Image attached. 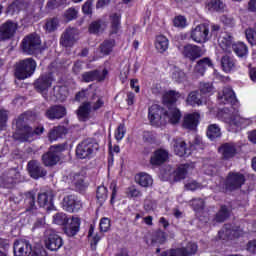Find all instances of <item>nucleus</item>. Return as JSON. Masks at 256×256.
<instances>
[{
    "instance_id": "obj_61",
    "label": "nucleus",
    "mask_w": 256,
    "mask_h": 256,
    "mask_svg": "<svg viewBox=\"0 0 256 256\" xmlns=\"http://www.w3.org/2000/svg\"><path fill=\"white\" fill-rule=\"evenodd\" d=\"M59 27V20L57 18H53L46 23V30L55 31Z\"/></svg>"
},
{
    "instance_id": "obj_51",
    "label": "nucleus",
    "mask_w": 256,
    "mask_h": 256,
    "mask_svg": "<svg viewBox=\"0 0 256 256\" xmlns=\"http://www.w3.org/2000/svg\"><path fill=\"white\" fill-rule=\"evenodd\" d=\"M84 181H85V175L81 173H76L72 176V183L78 189H81V187H83Z\"/></svg>"
},
{
    "instance_id": "obj_43",
    "label": "nucleus",
    "mask_w": 256,
    "mask_h": 256,
    "mask_svg": "<svg viewBox=\"0 0 256 256\" xmlns=\"http://www.w3.org/2000/svg\"><path fill=\"white\" fill-rule=\"evenodd\" d=\"M113 47H115V40H113V39L105 40L100 45V53L102 55H109V53H111V51H113Z\"/></svg>"
},
{
    "instance_id": "obj_62",
    "label": "nucleus",
    "mask_w": 256,
    "mask_h": 256,
    "mask_svg": "<svg viewBox=\"0 0 256 256\" xmlns=\"http://www.w3.org/2000/svg\"><path fill=\"white\" fill-rule=\"evenodd\" d=\"M21 9V2L15 1L8 7V13L11 15H15V13H19Z\"/></svg>"
},
{
    "instance_id": "obj_25",
    "label": "nucleus",
    "mask_w": 256,
    "mask_h": 256,
    "mask_svg": "<svg viewBox=\"0 0 256 256\" xmlns=\"http://www.w3.org/2000/svg\"><path fill=\"white\" fill-rule=\"evenodd\" d=\"M218 45L225 51L226 53L231 52V47L235 45L233 43V37L229 33H221L218 36Z\"/></svg>"
},
{
    "instance_id": "obj_16",
    "label": "nucleus",
    "mask_w": 256,
    "mask_h": 256,
    "mask_svg": "<svg viewBox=\"0 0 256 256\" xmlns=\"http://www.w3.org/2000/svg\"><path fill=\"white\" fill-rule=\"evenodd\" d=\"M82 207L81 201L75 195H68L63 198L62 209L67 213H77Z\"/></svg>"
},
{
    "instance_id": "obj_4",
    "label": "nucleus",
    "mask_w": 256,
    "mask_h": 256,
    "mask_svg": "<svg viewBox=\"0 0 256 256\" xmlns=\"http://www.w3.org/2000/svg\"><path fill=\"white\" fill-rule=\"evenodd\" d=\"M97 149H99V144L95 140L87 138L77 145L76 156L78 159H91Z\"/></svg>"
},
{
    "instance_id": "obj_15",
    "label": "nucleus",
    "mask_w": 256,
    "mask_h": 256,
    "mask_svg": "<svg viewBox=\"0 0 256 256\" xmlns=\"http://www.w3.org/2000/svg\"><path fill=\"white\" fill-rule=\"evenodd\" d=\"M197 253V244L189 242L186 247L164 252L160 256H190Z\"/></svg>"
},
{
    "instance_id": "obj_9",
    "label": "nucleus",
    "mask_w": 256,
    "mask_h": 256,
    "mask_svg": "<svg viewBox=\"0 0 256 256\" xmlns=\"http://www.w3.org/2000/svg\"><path fill=\"white\" fill-rule=\"evenodd\" d=\"M178 49L183 55V58L189 59V61H196L199 57H203V50L197 45L187 44L185 46H179Z\"/></svg>"
},
{
    "instance_id": "obj_12",
    "label": "nucleus",
    "mask_w": 256,
    "mask_h": 256,
    "mask_svg": "<svg viewBox=\"0 0 256 256\" xmlns=\"http://www.w3.org/2000/svg\"><path fill=\"white\" fill-rule=\"evenodd\" d=\"M44 243L49 251H59L63 247V238L53 231H48Z\"/></svg>"
},
{
    "instance_id": "obj_10",
    "label": "nucleus",
    "mask_w": 256,
    "mask_h": 256,
    "mask_svg": "<svg viewBox=\"0 0 256 256\" xmlns=\"http://www.w3.org/2000/svg\"><path fill=\"white\" fill-rule=\"evenodd\" d=\"M45 131V128L43 125L37 126L35 129L24 126L22 131L20 132V136H15V139H19L20 141H28L31 142L35 139V137L39 135H43V132Z\"/></svg>"
},
{
    "instance_id": "obj_37",
    "label": "nucleus",
    "mask_w": 256,
    "mask_h": 256,
    "mask_svg": "<svg viewBox=\"0 0 256 256\" xmlns=\"http://www.w3.org/2000/svg\"><path fill=\"white\" fill-rule=\"evenodd\" d=\"M206 9L211 12L221 13L225 9V4L221 0H211L206 2Z\"/></svg>"
},
{
    "instance_id": "obj_60",
    "label": "nucleus",
    "mask_w": 256,
    "mask_h": 256,
    "mask_svg": "<svg viewBox=\"0 0 256 256\" xmlns=\"http://www.w3.org/2000/svg\"><path fill=\"white\" fill-rule=\"evenodd\" d=\"M82 11L85 15H91L93 13V0H88L82 6Z\"/></svg>"
},
{
    "instance_id": "obj_1",
    "label": "nucleus",
    "mask_w": 256,
    "mask_h": 256,
    "mask_svg": "<svg viewBox=\"0 0 256 256\" xmlns=\"http://www.w3.org/2000/svg\"><path fill=\"white\" fill-rule=\"evenodd\" d=\"M218 101L222 105H232L231 108H224L223 119L228 125H235V127H247L250 121L247 118H243L239 115L237 110V97L233 89L226 87L218 93Z\"/></svg>"
},
{
    "instance_id": "obj_7",
    "label": "nucleus",
    "mask_w": 256,
    "mask_h": 256,
    "mask_svg": "<svg viewBox=\"0 0 256 256\" xmlns=\"http://www.w3.org/2000/svg\"><path fill=\"white\" fill-rule=\"evenodd\" d=\"M65 149L63 145H54L50 147V150L42 156V163L45 167H53L59 163V153Z\"/></svg>"
},
{
    "instance_id": "obj_44",
    "label": "nucleus",
    "mask_w": 256,
    "mask_h": 256,
    "mask_svg": "<svg viewBox=\"0 0 256 256\" xmlns=\"http://www.w3.org/2000/svg\"><path fill=\"white\" fill-rule=\"evenodd\" d=\"M172 79L176 83H183L187 79V75L180 68L174 67L172 69Z\"/></svg>"
},
{
    "instance_id": "obj_28",
    "label": "nucleus",
    "mask_w": 256,
    "mask_h": 256,
    "mask_svg": "<svg viewBox=\"0 0 256 256\" xmlns=\"http://www.w3.org/2000/svg\"><path fill=\"white\" fill-rule=\"evenodd\" d=\"M179 97H181V94H179V92L175 90H170L164 95L163 101L164 103H166L168 109H177V107H175L174 105L175 103H177V99H179Z\"/></svg>"
},
{
    "instance_id": "obj_59",
    "label": "nucleus",
    "mask_w": 256,
    "mask_h": 256,
    "mask_svg": "<svg viewBox=\"0 0 256 256\" xmlns=\"http://www.w3.org/2000/svg\"><path fill=\"white\" fill-rule=\"evenodd\" d=\"M110 227L111 221L109 220V218H102L100 221V231H102L103 233H107Z\"/></svg>"
},
{
    "instance_id": "obj_36",
    "label": "nucleus",
    "mask_w": 256,
    "mask_h": 256,
    "mask_svg": "<svg viewBox=\"0 0 256 256\" xmlns=\"http://www.w3.org/2000/svg\"><path fill=\"white\" fill-rule=\"evenodd\" d=\"M63 135H67V128L64 126H56L49 132L50 141H57V139H61Z\"/></svg>"
},
{
    "instance_id": "obj_53",
    "label": "nucleus",
    "mask_w": 256,
    "mask_h": 256,
    "mask_svg": "<svg viewBox=\"0 0 256 256\" xmlns=\"http://www.w3.org/2000/svg\"><path fill=\"white\" fill-rule=\"evenodd\" d=\"M54 91L58 92V94H56V99H58L59 101H65V99H67L68 92L65 86L54 87Z\"/></svg>"
},
{
    "instance_id": "obj_55",
    "label": "nucleus",
    "mask_w": 256,
    "mask_h": 256,
    "mask_svg": "<svg viewBox=\"0 0 256 256\" xmlns=\"http://www.w3.org/2000/svg\"><path fill=\"white\" fill-rule=\"evenodd\" d=\"M174 27H178L180 29H185V26L187 25V18L185 16H176L174 18Z\"/></svg>"
},
{
    "instance_id": "obj_46",
    "label": "nucleus",
    "mask_w": 256,
    "mask_h": 256,
    "mask_svg": "<svg viewBox=\"0 0 256 256\" xmlns=\"http://www.w3.org/2000/svg\"><path fill=\"white\" fill-rule=\"evenodd\" d=\"M17 27V23L9 20L2 24L0 27V33H15V31H17Z\"/></svg>"
},
{
    "instance_id": "obj_47",
    "label": "nucleus",
    "mask_w": 256,
    "mask_h": 256,
    "mask_svg": "<svg viewBox=\"0 0 256 256\" xmlns=\"http://www.w3.org/2000/svg\"><path fill=\"white\" fill-rule=\"evenodd\" d=\"M186 103L188 105H191L192 107H195V106L203 105V100H201V98L197 96V92L194 91L189 93Z\"/></svg>"
},
{
    "instance_id": "obj_49",
    "label": "nucleus",
    "mask_w": 256,
    "mask_h": 256,
    "mask_svg": "<svg viewBox=\"0 0 256 256\" xmlns=\"http://www.w3.org/2000/svg\"><path fill=\"white\" fill-rule=\"evenodd\" d=\"M227 218H229V209H227V206H221L219 212L216 214L215 221L217 223H223Z\"/></svg>"
},
{
    "instance_id": "obj_5",
    "label": "nucleus",
    "mask_w": 256,
    "mask_h": 256,
    "mask_svg": "<svg viewBox=\"0 0 256 256\" xmlns=\"http://www.w3.org/2000/svg\"><path fill=\"white\" fill-rule=\"evenodd\" d=\"M189 166L187 164L180 165L177 169L167 166L164 170V179H174V181H183L187 177Z\"/></svg>"
},
{
    "instance_id": "obj_50",
    "label": "nucleus",
    "mask_w": 256,
    "mask_h": 256,
    "mask_svg": "<svg viewBox=\"0 0 256 256\" xmlns=\"http://www.w3.org/2000/svg\"><path fill=\"white\" fill-rule=\"evenodd\" d=\"M96 197L100 205L105 203V201H107V188L105 186H99L97 188Z\"/></svg>"
},
{
    "instance_id": "obj_45",
    "label": "nucleus",
    "mask_w": 256,
    "mask_h": 256,
    "mask_svg": "<svg viewBox=\"0 0 256 256\" xmlns=\"http://www.w3.org/2000/svg\"><path fill=\"white\" fill-rule=\"evenodd\" d=\"M167 241V234L161 230L154 233L152 237V245H163Z\"/></svg>"
},
{
    "instance_id": "obj_18",
    "label": "nucleus",
    "mask_w": 256,
    "mask_h": 256,
    "mask_svg": "<svg viewBox=\"0 0 256 256\" xmlns=\"http://www.w3.org/2000/svg\"><path fill=\"white\" fill-rule=\"evenodd\" d=\"M79 231H81V218L73 216L64 226V233L67 237H75Z\"/></svg>"
},
{
    "instance_id": "obj_35",
    "label": "nucleus",
    "mask_w": 256,
    "mask_h": 256,
    "mask_svg": "<svg viewBox=\"0 0 256 256\" xmlns=\"http://www.w3.org/2000/svg\"><path fill=\"white\" fill-rule=\"evenodd\" d=\"M91 102H84L78 109V117L80 121H87L91 113Z\"/></svg>"
},
{
    "instance_id": "obj_13",
    "label": "nucleus",
    "mask_w": 256,
    "mask_h": 256,
    "mask_svg": "<svg viewBox=\"0 0 256 256\" xmlns=\"http://www.w3.org/2000/svg\"><path fill=\"white\" fill-rule=\"evenodd\" d=\"M245 183V176L238 172H230L226 179V189L228 191H235V189H241Z\"/></svg>"
},
{
    "instance_id": "obj_38",
    "label": "nucleus",
    "mask_w": 256,
    "mask_h": 256,
    "mask_svg": "<svg viewBox=\"0 0 256 256\" xmlns=\"http://www.w3.org/2000/svg\"><path fill=\"white\" fill-rule=\"evenodd\" d=\"M208 139L210 141H215V139H219L221 137V127L217 124H211L208 126L207 133Z\"/></svg>"
},
{
    "instance_id": "obj_57",
    "label": "nucleus",
    "mask_w": 256,
    "mask_h": 256,
    "mask_svg": "<svg viewBox=\"0 0 256 256\" xmlns=\"http://www.w3.org/2000/svg\"><path fill=\"white\" fill-rule=\"evenodd\" d=\"M90 33H101L104 31V25L99 21L92 22L89 27Z\"/></svg>"
},
{
    "instance_id": "obj_26",
    "label": "nucleus",
    "mask_w": 256,
    "mask_h": 256,
    "mask_svg": "<svg viewBox=\"0 0 256 256\" xmlns=\"http://www.w3.org/2000/svg\"><path fill=\"white\" fill-rule=\"evenodd\" d=\"M207 67H213L211 59L208 57L202 58L197 62L194 68V73L197 77H203L205 75V71H207Z\"/></svg>"
},
{
    "instance_id": "obj_17",
    "label": "nucleus",
    "mask_w": 256,
    "mask_h": 256,
    "mask_svg": "<svg viewBox=\"0 0 256 256\" xmlns=\"http://www.w3.org/2000/svg\"><path fill=\"white\" fill-rule=\"evenodd\" d=\"M218 151L226 161H229V159H233L237 155L239 147L233 142H228L222 144Z\"/></svg>"
},
{
    "instance_id": "obj_22",
    "label": "nucleus",
    "mask_w": 256,
    "mask_h": 256,
    "mask_svg": "<svg viewBox=\"0 0 256 256\" xmlns=\"http://www.w3.org/2000/svg\"><path fill=\"white\" fill-rule=\"evenodd\" d=\"M219 239L222 241H227V239H235L237 237H241V232L239 230H235L231 227V224H225L222 230L218 232Z\"/></svg>"
},
{
    "instance_id": "obj_11",
    "label": "nucleus",
    "mask_w": 256,
    "mask_h": 256,
    "mask_svg": "<svg viewBox=\"0 0 256 256\" xmlns=\"http://www.w3.org/2000/svg\"><path fill=\"white\" fill-rule=\"evenodd\" d=\"M13 253L14 256H31V253H33V246L29 240H15L13 244Z\"/></svg>"
},
{
    "instance_id": "obj_2",
    "label": "nucleus",
    "mask_w": 256,
    "mask_h": 256,
    "mask_svg": "<svg viewBox=\"0 0 256 256\" xmlns=\"http://www.w3.org/2000/svg\"><path fill=\"white\" fill-rule=\"evenodd\" d=\"M148 118L153 127H163L167 123L177 125L181 121V111L177 108L165 111L161 106L153 104L148 110Z\"/></svg>"
},
{
    "instance_id": "obj_30",
    "label": "nucleus",
    "mask_w": 256,
    "mask_h": 256,
    "mask_svg": "<svg viewBox=\"0 0 256 256\" xmlns=\"http://www.w3.org/2000/svg\"><path fill=\"white\" fill-rule=\"evenodd\" d=\"M78 39L75 33H64L60 38V45H62V47H73Z\"/></svg>"
},
{
    "instance_id": "obj_21",
    "label": "nucleus",
    "mask_w": 256,
    "mask_h": 256,
    "mask_svg": "<svg viewBox=\"0 0 256 256\" xmlns=\"http://www.w3.org/2000/svg\"><path fill=\"white\" fill-rule=\"evenodd\" d=\"M107 69L102 72L99 70H93L82 74V79L85 83H91L92 81H103L107 77Z\"/></svg>"
},
{
    "instance_id": "obj_14",
    "label": "nucleus",
    "mask_w": 256,
    "mask_h": 256,
    "mask_svg": "<svg viewBox=\"0 0 256 256\" xmlns=\"http://www.w3.org/2000/svg\"><path fill=\"white\" fill-rule=\"evenodd\" d=\"M27 169L32 179H42L43 177H47V170L41 165V163H39V161H29Z\"/></svg>"
},
{
    "instance_id": "obj_6",
    "label": "nucleus",
    "mask_w": 256,
    "mask_h": 256,
    "mask_svg": "<svg viewBox=\"0 0 256 256\" xmlns=\"http://www.w3.org/2000/svg\"><path fill=\"white\" fill-rule=\"evenodd\" d=\"M22 49L27 55H33L38 49H41V37L37 34H29L22 41Z\"/></svg>"
},
{
    "instance_id": "obj_27",
    "label": "nucleus",
    "mask_w": 256,
    "mask_h": 256,
    "mask_svg": "<svg viewBox=\"0 0 256 256\" xmlns=\"http://www.w3.org/2000/svg\"><path fill=\"white\" fill-rule=\"evenodd\" d=\"M174 153L178 157H189L191 155V148H187L185 141L178 139L174 143Z\"/></svg>"
},
{
    "instance_id": "obj_48",
    "label": "nucleus",
    "mask_w": 256,
    "mask_h": 256,
    "mask_svg": "<svg viewBox=\"0 0 256 256\" xmlns=\"http://www.w3.org/2000/svg\"><path fill=\"white\" fill-rule=\"evenodd\" d=\"M78 15L79 9L71 7L64 12L63 18L65 19V21L69 22L74 21V19H77Z\"/></svg>"
},
{
    "instance_id": "obj_41",
    "label": "nucleus",
    "mask_w": 256,
    "mask_h": 256,
    "mask_svg": "<svg viewBox=\"0 0 256 256\" xmlns=\"http://www.w3.org/2000/svg\"><path fill=\"white\" fill-rule=\"evenodd\" d=\"M25 203L27 205L26 211H30V213L37 211V206H35V194L33 192L26 194Z\"/></svg>"
},
{
    "instance_id": "obj_56",
    "label": "nucleus",
    "mask_w": 256,
    "mask_h": 256,
    "mask_svg": "<svg viewBox=\"0 0 256 256\" xmlns=\"http://www.w3.org/2000/svg\"><path fill=\"white\" fill-rule=\"evenodd\" d=\"M192 207L194 211H196V213H199L200 211H203L205 207V202L201 198L194 199L192 200Z\"/></svg>"
},
{
    "instance_id": "obj_42",
    "label": "nucleus",
    "mask_w": 256,
    "mask_h": 256,
    "mask_svg": "<svg viewBox=\"0 0 256 256\" xmlns=\"http://www.w3.org/2000/svg\"><path fill=\"white\" fill-rule=\"evenodd\" d=\"M53 223L55 225L65 226L69 223V217L63 212H58L53 215Z\"/></svg>"
},
{
    "instance_id": "obj_34",
    "label": "nucleus",
    "mask_w": 256,
    "mask_h": 256,
    "mask_svg": "<svg viewBox=\"0 0 256 256\" xmlns=\"http://www.w3.org/2000/svg\"><path fill=\"white\" fill-rule=\"evenodd\" d=\"M222 69L225 73H231L235 69V59L231 56H223L221 59Z\"/></svg>"
},
{
    "instance_id": "obj_63",
    "label": "nucleus",
    "mask_w": 256,
    "mask_h": 256,
    "mask_svg": "<svg viewBox=\"0 0 256 256\" xmlns=\"http://www.w3.org/2000/svg\"><path fill=\"white\" fill-rule=\"evenodd\" d=\"M208 32H209V23L197 25L193 29V33H208Z\"/></svg>"
},
{
    "instance_id": "obj_54",
    "label": "nucleus",
    "mask_w": 256,
    "mask_h": 256,
    "mask_svg": "<svg viewBox=\"0 0 256 256\" xmlns=\"http://www.w3.org/2000/svg\"><path fill=\"white\" fill-rule=\"evenodd\" d=\"M125 133H127V129L125 128V123L119 124L115 131V139L118 141H123V137H125Z\"/></svg>"
},
{
    "instance_id": "obj_64",
    "label": "nucleus",
    "mask_w": 256,
    "mask_h": 256,
    "mask_svg": "<svg viewBox=\"0 0 256 256\" xmlns=\"http://www.w3.org/2000/svg\"><path fill=\"white\" fill-rule=\"evenodd\" d=\"M247 251H249V253H253L254 255H256V239L250 240L247 243Z\"/></svg>"
},
{
    "instance_id": "obj_3",
    "label": "nucleus",
    "mask_w": 256,
    "mask_h": 256,
    "mask_svg": "<svg viewBox=\"0 0 256 256\" xmlns=\"http://www.w3.org/2000/svg\"><path fill=\"white\" fill-rule=\"evenodd\" d=\"M36 69L37 62L33 58H26L17 64L15 77L20 80L29 79Z\"/></svg>"
},
{
    "instance_id": "obj_24",
    "label": "nucleus",
    "mask_w": 256,
    "mask_h": 256,
    "mask_svg": "<svg viewBox=\"0 0 256 256\" xmlns=\"http://www.w3.org/2000/svg\"><path fill=\"white\" fill-rule=\"evenodd\" d=\"M199 113H191L184 116L183 127L189 131H195L199 125Z\"/></svg>"
},
{
    "instance_id": "obj_40",
    "label": "nucleus",
    "mask_w": 256,
    "mask_h": 256,
    "mask_svg": "<svg viewBox=\"0 0 256 256\" xmlns=\"http://www.w3.org/2000/svg\"><path fill=\"white\" fill-rule=\"evenodd\" d=\"M199 91L201 93L202 99L203 97H211L213 93H215V88L213 87V84L211 83H200Z\"/></svg>"
},
{
    "instance_id": "obj_33",
    "label": "nucleus",
    "mask_w": 256,
    "mask_h": 256,
    "mask_svg": "<svg viewBox=\"0 0 256 256\" xmlns=\"http://www.w3.org/2000/svg\"><path fill=\"white\" fill-rule=\"evenodd\" d=\"M111 29L117 33L121 29V12H112L109 16Z\"/></svg>"
},
{
    "instance_id": "obj_29",
    "label": "nucleus",
    "mask_w": 256,
    "mask_h": 256,
    "mask_svg": "<svg viewBox=\"0 0 256 256\" xmlns=\"http://www.w3.org/2000/svg\"><path fill=\"white\" fill-rule=\"evenodd\" d=\"M38 205L46 208V211H53V209H55V206L53 205V198L47 195V193L38 195Z\"/></svg>"
},
{
    "instance_id": "obj_39",
    "label": "nucleus",
    "mask_w": 256,
    "mask_h": 256,
    "mask_svg": "<svg viewBox=\"0 0 256 256\" xmlns=\"http://www.w3.org/2000/svg\"><path fill=\"white\" fill-rule=\"evenodd\" d=\"M232 49L238 57H247L249 53V49L247 48V45H245V43L243 42L234 43L232 45Z\"/></svg>"
},
{
    "instance_id": "obj_32",
    "label": "nucleus",
    "mask_w": 256,
    "mask_h": 256,
    "mask_svg": "<svg viewBox=\"0 0 256 256\" xmlns=\"http://www.w3.org/2000/svg\"><path fill=\"white\" fill-rule=\"evenodd\" d=\"M155 47L158 50V53H165L169 49V39L163 34H160L156 37Z\"/></svg>"
},
{
    "instance_id": "obj_58",
    "label": "nucleus",
    "mask_w": 256,
    "mask_h": 256,
    "mask_svg": "<svg viewBox=\"0 0 256 256\" xmlns=\"http://www.w3.org/2000/svg\"><path fill=\"white\" fill-rule=\"evenodd\" d=\"M205 145H203V139L200 136H195L194 142L190 144V151L193 149H203Z\"/></svg>"
},
{
    "instance_id": "obj_20",
    "label": "nucleus",
    "mask_w": 256,
    "mask_h": 256,
    "mask_svg": "<svg viewBox=\"0 0 256 256\" xmlns=\"http://www.w3.org/2000/svg\"><path fill=\"white\" fill-rule=\"evenodd\" d=\"M53 83V76L51 74H46L40 76L34 83V87L38 93H44V91H47L49 87H51Z\"/></svg>"
},
{
    "instance_id": "obj_19",
    "label": "nucleus",
    "mask_w": 256,
    "mask_h": 256,
    "mask_svg": "<svg viewBox=\"0 0 256 256\" xmlns=\"http://www.w3.org/2000/svg\"><path fill=\"white\" fill-rule=\"evenodd\" d=\"M67 115V109L62 105H54L48 108L45 112V117L50 121H55V119H63Z\"/></svg>"
},
{
    "instance_id": "obj_52",
    "label": "nucleus",
    "mask_w": 256,
    "mask_h": 256,
    "mask_svg": "<svg viewBox=\"0 0 256 256\" xmlns=\"http://www.w3.org/2000/svg\"><path fill=\"white\" fill-rule=\"evenodd\" d=\"M208 35V33H192L190 37L194 43H206Z\"/></svg>"
},
{
    "instance_id": "obj_31",
    "label": "nucleus",
    "mask_w": 256,
    "mask_h": 256,
    "mask_svg": "<svg viewBox=\"0 0 256 256\" xmlns=\"http://www.w3.org/2000/svg\"><path fill=\"white\" fill-rule=\"evenodd\" d=\"M135 181L140 185L141 187H151L153 185V178L151 175L141 172L135 176Z\"/></svg>"
},
{
    "instance_id": "obj_23",
    "label": "nucleus",
    "mask_w": 256,
    "mask_h": 256,
    "mask_svg": "<svg viewBox=\"0 0 256 256\" xmlns=\"http://www.w3.org/2000/svg\"><path fill=\"white\" fill-rule=\"evenodd\" d=\"M169 159V151L160 148L157 149L150 158L151 165H163Z\"/></svg>"
},
{
    "instance_id": "obj_8",
    "label": "nucleus",
    "mask_w": 256,
    "mask_h": 256,
    "mask_svg": "<svg viewBox=\"0 0 256 256\" xmlns=\"http://www.w3.org/2000/svg\"><path fill=\"white\" fill-rule=\"evenodd\" d=\"M21 181V173L17 169H11L0 177V187L13 189Z\"/></svg>"
}]
</instances>
